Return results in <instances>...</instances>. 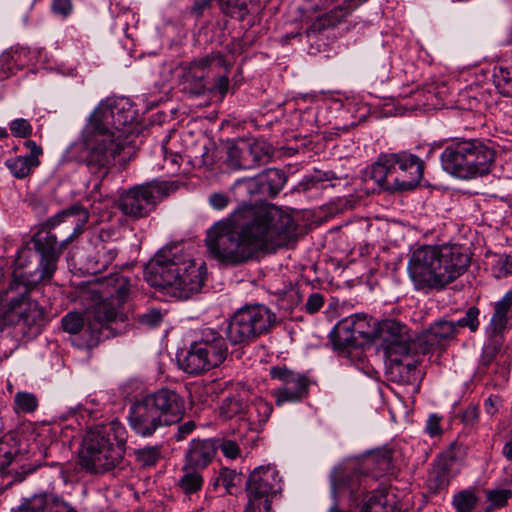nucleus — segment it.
<instances>
[{"label": "nucleus", "mask_w": 512, "mask_h": 512, "mask_svg": "<svg viewBox=\"0 0 512 512\" xmlns=\"http://www.w3.org/2000/svg\"><path fill=\"white\" fill-rule=\"evenodd\" d=\"M293 218L273 205L240 204L206 233L208 254L226 266H238L259 252L289 245L296 238Z\"/></svg>", "instance_id": "obj_1"}, {"label": "nucleus", "mask_w": 512, "mask_h": 512, "mask_svg": "<svg viewBox=\"0 0 512 512\" xmlns=\"http://www.w3.org/2000/svg\"><path fill=\"white\" fill-rule=\"evenodd\" d=\"M136 110L126 98H107L92 111L81 133L83 160L98 191L112 168L136 153Z\"/></svg>", "instance_id": "obj_2"}, {"label": "nucleus", "mask_w": 512, "mask_h": 512, "mask_svg": "<svg viewBox=\"0 0 512 512\" xmlns=\"http://www.w3.org/2000/svg\"><path fill=\"white\" fill-rule=\"evenodd\" d=\"M115 292L96 303L85 315L70 312L62 320L65 332L76 335L74 342L80 348L92 349L103 339L126 331L128 315L121 310L129 294L128 281L120 276L115 279Z\"/></svg>", "instance_id": "obj_3"}, {"label": "nucleus", "mask_w": 512, "mask_h": 512, "mask_svg": "<svg viewBox=\"0 0 512 512\" xmlns=\"http://www.w3.org/2000/svg\"><path fill=\"white\" fill-rule=\"evenodd\" d=\"M205 274V264L185 254L179 245L158 251L145 270V278L151 286L179 299L198 293Z\"/></svg>", "instance_id": "obj_4"}, {"label": "nucleus", "mask_w": 512, "mask_h": 512, "mask_svg": "<svg viewBox=\"0 0 512 512\" xmlns=\"http://www.w3.org/2000/svg\"><path fill=\"white\" fill-rule=\"evenodd\" d=\"M469 263V255L459 245H426L412 253L407 270L417 290H441L460 277Z\"/></svg>", "instance_id": "obj_5"}, {"label": "nucleus", "mask_w": 512, "mask_h": 512, "mask_svg": "<svg viewBox=\"0 0 512 512\" xmlns=\"http://www.w3.org/2000/svg\"><path fill=\"white\" fill-rule=\"evenodd\" d=\"M126 440V428L118 420L89 428L79 452L80 465L94 474L114 469L124 457Z\"/></svg>", "instance_id": "obj_6"}, {"label": "nucleus", "mask_w": 512, "mask_h": 512, "mask_svg": "<svg viewBox=\"0 0 512 512\" xmlns=\"http://www.w3.org/2000/svg\"><path fill=\"white\" fill-rule=\"evenodd\" d=\"M33 283L23 273H14L0 298V323L13 326L23 335H36L44 322V310L29 295Z\"/></svg>", "instance_id": "obj_7"}, {"label": "nucleus", "mask_w": 512, "mask_h": 512, "mask_svg": "<svg viewBox=\"0 0 512 512\" xmlns=\"http://www.w3.org/2000/svg\"><path fill=\"white\" fill-rule=\"evenodd\" d=\"M495 158L496 150L490 142L466 138L448 143L440 157L444 171L462 180L488 175Z\"/></svg>", "instance_id": "obj_8"}, {"label": "nucleus", "mask_w": 512, "mask_h": 512, "mask_svg": "<svg viewBox=\"0 0 512 512\" xmlns=\"http://www.w3.org/2000/svg\"><path fill=\"white\" fill-rule=\"evenodd\" d=\"M424 162L418 156L402 152L381 155L362 173L363 181H373L383 190L406 191L415 188L421 181Z\"/></svg>", "instance_id": "obj_9"}, {"label": "nucleus", "mask_w": 512, "mask_h": 512, "mask_svg": "<svg viewBox=\"0 0 512 512\" xmlns=\"http://www.w3.org/2000/svg\"><path fill=\"white\" fill-rule=\"evenodd\" d=\"M276 323V315L262 304L245 305L230 318L226 334L232 345H248L267 334Z\"/></svg>", "instance_id": "obj_10"}, {"label": "nucleus", "mask_w": 512, "mask_h": 512, "mask_svg": "<svg viewBox=\"0 0 512 512\" xmlns=\"http://www.w3.org/2000/svg\"><path fill=\"white\" fill-rule=\"evenodd\" d=\"M227 355L225 338L216 330L205 329L201 338L191 345L187 355L180 361V366L185 372L196 375L218 367Z\"/></svg>", "instance_id": "obj_11"}, {"label": "nucleus", "mask_w": 512, "mask_h": 512, "mask_svg": "<svg viewBox=\"0 0 512 512\" xmlns=\"http://www.w3.org/2000/svg\"><path fill=\"white\" fill-rule=\"evenodd\" d=\"M370 459L364 464L354 462H345L335 466L329 476L331 497L334 504L328 512H348L340 509L338 501L343 494H347L352 502H357L360 496L367 488L368 473L366 465Z\"/></svg>", "instance_id": "obj_12"}, {"label": "nucleus", "mask_w": 512, "mask_h": 512, "mask_svg": "<svg viewBox=\"0 0 512 512\" xmlns=\"http://www.w3.org/2000/svg\"><path fill=\"white\" fill-rule=\"evenodd\" d=\"M172 190L165 181H151L126 190L119 199V209L126 216L139 219L147 217Z\"/></svg>", "instance_id": "obj_13"}, {"label": "nucleus", "mask_w": 512, "mask_h": 512, "mask_svg": "<svg viewBox=\"0 0 512 512\" xmlns=\"http://www.w3.org/2000/svg\"><path fill=\"white\" fill-rule=\"evenodd\" d=\"M282 490V480L274 466L256 467L246 482L248 503L244 512H270L272 497Z\"/></svg>", "instance_id": "obj_14"}, {"label": "nucleus", "mask_w": 512, "mask_h": 512, "mask_svg": "<svg viewBox=\"0 0 512 512\" xmlns=\"http://www.w3.org/2000/svg\"><path fill=\"white\" fill-rule=\"evenodd\" d=\"M231 64L219 51L195 58L182 66V79L185 88L193 95H201L206 91L207 80L218 70L229 71Z\"/></svg>", "instance_id": "obj_15"}, {"label": "nucleus", "mask_w": 512, "mask_h": 512, "mask_svg": "<svg viewBox=\"0 0 512 512\" xmlns=\"http://www.w3.org/2000/svg\"><path fill=\"white\" fill-rule=\"evenodd\" d=\"M51 229L47 226L46 221L31 240L35 251L40 255L41 279H50L53 276L57 269L58 260L69 243V238L58 242L57 236L51 232Z\"/></svg>", "instance_id": "obj_16"}, {"label": "nucleus", "mask_w": 512, "mask_h": 512, "mask_svg": "<svg viewBox=\"0 0 512 512\" xmlns=\"http://www.w3.org/2000/svg\"><path fill=\"white\" fill-rule=\"evenodd\" d=\"M382 347L393 365L402 364L401 357H408L412 352V336L408 328L396 320L383 321L378 328Z\"/></svg>", "instance_id": "obj_17"}, {"label": "nucleus", "mask_w": 512, "mask_h": 512, "mask_svg": "<svg viewBox=\"0 0 512 512\" xmlns=\"http://www.w3.org/2000/svg\"><path fill=\"white\" fill-rule=\"evenodd\" d=\"M270 376L282 382V386L274 389L271 394L275 398V404L282 406L285 403H297L308 394L309 379L298 372L285 366H273Z\"/></svg>", "instance_id": "obj_18"}, {"label": "nucleus", "mask_w": 512, "mask_h": 512, "mask_svg": "<svg viewBox=\"0 0 512 512\" xmlns=\"http://www.w3.org/2000/svg\"><path fill=\"white\" fill-rule=\"evenodd\" d=\"M270 147L261 141L230 145L226 152V164L232 169H253L269 161Z\"/></svg>", "instance_id": "obj_19"}, {"label": "nucleus", "mask_w": 512, "mask_h": 512, "mask_svg": "<svg viewBox=\"0 0 512 512\" xmlns=\"http://www.w3.org/2000/svg\"><path fill=\"white\" fill-rule=\"evenodd\" d=\"M287 181L285 173L276 168H270L253 178H242L235 181L233 187H243L251 196L260 199L275 197Z\"/></svg>", "instance_id": "obj_20"}, {"label": "nucleus", "mask_w": 512, "mask_h": 512, "mask_svg": "<svg viewBox=\"0 0 512 512\" xmlns=\"http://www.w3.org/2000/svg\"><path fill=\"white\" fill-rule=\"evenodd\" d=\"M24 454L17 437L8 433L0 439V471H4L13 463L20 464V468L8 470L7 473L13 476V481L21 482L25 477L40 466V464L23 463Z\"/></svg>", "instance_id": "obj_21"}, {"label": "nucleus", "mask_w": 512, "mask_h": 512, "mask_svg": "<svg viewBox=\"0 0 512 512\" xmlns=\"http://www.w3.org/2000/svg\"><path fill=\"white\" fill-rule=\"evenodd\" d=\"M128 423L131 430L143 438L153 436L159 428L166 426L146 396L130 406Z\"/></svg>", "instance_id": "obj_22"}, {"label": "nucleus", "mask_w": 512, "mask_h": 512, "mask_svg": "<svg viewBox=\"0 0 512 512\" xmlns=\"http://www.w3.org/2000/svg\"><path fill=\"white\" fill-rule=\"evenodd\" d=\"M146 398L166 426L179 422L185 413L184 399L175 390L161 388L146 395Z\"/></svg>", "instance_id": "obj_23"}, {"label": "nucleus", "mask_w": 512, "mask_h": 512, "mask_svg": "<svg viewBox=\"0 0 512 512\" xmlns=\"http://www.w3.org/2000/svg\"><path fill=\"white\" fill-rule=\"evenodd\" d=\"M456 458L451 452L438 455L428 470L425 485L431 494H439L448 489L456 475Z\"/></svg>", "instance_id": "obj_24"}, {"label": "nucleus", "mask_w": 512, "mask_h": 512, "mask_svg": "<svg viewBox=\"0 0 512 512\" xmlns=\"http://www.w3.org/2000/svg\"><path fill=\"white\" fill-rule=\"evenodd\" d=\"M490 319L484 327L485 334H493L502 338L512 329V289L508 290L499 300L491 302Z\"/></svg>", "instance_id": "obj_25"}, {"label": "nucleus", "mask_w": 512, "mask_h": 512, "mask_svg": "<svg viewBox=\"0 0 512 512\" xmlns=\"http://www.w3.org/2000/svg\"><path fill=\"white\" fill-rule=\"evenodd\" d=\"M107 233L102 230L93 240L94 253L87 258L86 269L91 274L105 271L118 255V248L114 242H107L104 237Z\"/></svg>", "instance_id": "obj_26"}, {"label": "nucleus", "mask_w": 512, "mask_h": 512, "mask_svg": "<svg viewBox=\"0 0 512 512\" xmlns=\"http://www.w3.org/2000/svg\"><path fill=\"white\" fill-rule=\"evenodd\" d=\"M216 456L214 438L193 439L185 453V464L191 468L203 471Z\"/></svg>", "instance_id": "obj_27"}, {"label": "nucleus", "mask_w": 512, "mask_h": 512, "mask_svg": "<svg viewBox=\"0 0 512 512\" xmlns=\"http://www.w3.org/2000/svg\"><path fill=\"white\" fill-rule=\"evenodd\" d=\"M88 219V210L83 206L76 204L49 218L47 220V226L50 228H55L62 223L67 225L68 229L71 231L67 236L70 242L76 235H79L83 231V228L87 224Z\"/></svg>", "instance_id": "obj_28"}, {"label": "nucleus", "mask_w": 512, "mask_h": 512, "mask_svg": "<svg viewBox=\"0 0 512 512\" xmlns=\"http://www.w3.org/2000/svg\"><path fill=\"white\" fill-rule=\"evenodd\" d=\"M330 340L333 348L340 354H349L352 349L360 348L361 341L358 340L352 329L351 320L342 319L330 332Z\"/></svg>", "instance_id": "obj_29"}, {"label": "nucleus", "mask_w": 512, "mask_h": 512, "mask_svg": "<svg viewBox=\"0 0 512 512\" xmlns=\"http://www.w3.org/2000/svg\"><path fill=\"white\" fill-rule=\"evenodd\" d=\"M352 10V1L331 9L328 13L318 17L307 29L306 33L316 34L324 29L334 27L341 22Z\"/></svg>", "instance_id": "obj_30"}, {"label": "nucleus", "mask_w": 512, "mask_h": 512, "mask_svg": "<svg viewBox=\"0 0 512 512\" xmlns=\"http://www.w3.org/2000/svg\"><path fill=\"white\" fill-rule=\"evenodd\" d=\"M351 320L352 329L356 337L361 341V347L373 341L378 336V329L371 324V318L365 314H354L347 317Z\"/></svg>", "instance_id": "obj_31"}, {"label": "nucleus", "mask_w": 512, "mask_h": 512, "mask_svg": "<svg viewBox=\"0 0 512 512\" xmlns=\"http://www.w3.org/2000/svg\"><path fill=\"white\" fill-rule=\"evenodd\" d=\"M203 483L202 471L184 465L182 476L177 481L176 486L183 494L192 495L202 489Z\"/></svg>", "instance_id": "obj_32"}, {"label": "nucleus", "mask_w": 512, "mask_h": 512, "mask_svg": "<svg viewBox=\"0 0 512 512\" xmlns=\"http://www.w3.org/2000/svg\"><path fill=\"white\" fill-rule=\"evenodd\" d=\"M273 406L263 398H255L250 405L247 404L245 418L252 424L262 427L270 418Z\"/></svg>", "instance_id": "obj_33"}, {"label": "nucleus", "mask_w": 512, "mask_h": 512, "mask_svg": "<svg viewBox=\"0 0 512 512\" xmlns=\"http://www.w3.org/2000/svg\"><path fill=\"white\" fill-rule=\"evenodd\" d=\"M457 333L454 321L446 320L434 322L426 331L427 341L431 344L454 338Z\"/></svg>", "instance_id": "obj_34"}, {"label": "nucleus", "mask_w": 512, "mask_h": 512, "mask_svg": "<svg viewBox=\"0 0 512 512\" xmlns=\"http://www.w3.org/2000/svg\"><path fill=\"white\" fill-rule=\"evenodd\" d=\"M359 512H397V508L387 494L376 492L364 502Z\"/></svg>", "instance_id": "obj_35"}, {"label": "nucleus", "mask_w": 512, "mask_h": 512, "mask_svg": "<svg viewBox=\"0 0 512 512\" xmlns=\"http://www.w3.org/2000/svg\"><path fill=\"white\" fill-rule=\"evenodd\" d=\"M241 483L242 473L228 467H222L215 480V485L223 486L230 495H234L239 490Z\"/></svg>", "instance_id": "obj_36"}, {"label": "nucleus", "mask_w": 512, "mask_h": 512, "mask_svg": "<svg viewBox=\"0 0 512 512\" xmlns=\"http://www.w3.org/2000/svg\"><path fill=\"white\" fill-rule=\"evenodd\" d=\"M5 166L10 173L18 179L26 178L31 174L34 168L38 167L36 164H32L25 156L9 158L5 161Z\"/></svg>", "instance_id": "obj_37"}, {"label": "nucleus", "mask_w": 512, "mask_h": 512, "mask_svg": "<svg viewBox=\"0 0 512 512\" xmlns=\"http://www.w3.org/2000/svg\"><path fill=\"white\" fill-rule=\"evenodd\" d=\"M134 456L141 467L155 466L162 457V445L146 446L135 449Z\"/></svg>", "instance_id": "obj_38"}, {"label": "nucleus", "mask_w": 512, "mask_h": 512, "mask_svg": "<svg viewBox=\"0 0 512 512\" xmlns=\"http://www.w3.org/2000/svg\"><path fill=\"white\" fill-rule=\"evenodd\" d=\"M486 343L482 350L481 363L485 366L490 365L496 356L501 351V348L505 342V338L493 335L485 334Z\"/></svg>", "instance_id": "obj_39"}, {"label": "nucleus", "mask_w": 512, "mask_h": 512, "mask_svg": "<svg viewBox=\"0 0 512 512\" xmlns=\"http://www.w3.org/2000/svg\"><path fill=\"white\" fill-rule=\"evenodd\" d=\"M247 403L238 396L226 397L220 406V413L226 419L246 414Z\"/></svg>", "instance_id": "obj_40"}, {"label": "nucleus", "mask_w": 512, "mask_h": 512, "mask_svg": "<svg viewBox=\"0 0 512 512\" xmlns=\"http://www.w3.org/2000/svg\"><path fill=\"white\" fill-rule=\"evenodd\" d=\"M491 272L495 278H504L512 273V254H496L491 262Z\"/></svg>", "instance_id": "obj_41"}, {"label": "nucleus", "mask_w": 512, "mask_h": 512, "mask_svg": "<svg viewBox=\"0 0 512 512\" xmlns=\"http://www.w3.org/2000/svg\"><path fill=\"white\" fill-rule=\"evenodd\" d=\"M480 310L476 306H471L467 309L464 316L454 321V325L456 330L458 331L460 328H468L470 332L475 333L479 330L480 327Z\"/></svg>", "instance_id": "obj_42"}, {"label": "nucleus", "mask_w": 512, "mask_h": 512, "mask_svg": "<svg viewBox=\"0 0 512 512\" xmlns=\"http://www.w3.org/2000/svg\"><path fill=\"white\" fill-rule=\"evenodd\" d=\"M457 512H472L477 504V497L470 490L455 494L452 501Z\"/></svg>", "instance_id": "obj_43"}, {"label": "nucleus", "mask_w": 512, "mask_h": 512, "mask_svg": "<svg viewBox=\"0 0 512 512\" xmlns=\"http://www.w3.org/2000/svg\"><path fill=\"white\" fill-rule=\"evenodd\" d=\"M15 410L18 413H32L38 407L37 398L32 393L19 392L14 398Z\"/></svg>", "instance_id": "obj_44"}, {"label": "nucleus", "mask_w": 512, "mask_h": 512, "mask_svg": "<svg viewBox=\"0 0 512 512\" xmlns=\"http://www.w3.org/2000/svg\"><path fill=\"white\" fill-rule=\"evenodd\" d=\"M486 496L489 502L487 511H491L504 507L512 497V492L509 489H496L488 491Z\"/></svg>", "instance_id": "obj_45"}, {"label": "nucleus", "mask_w": 512, "mask_h": 512, "mask_svg": "<svg viewBox=\"0 0 512 512\" xmlns=\"http://www.w3.org/2000/svg\"><path fill=\"white\" fill-rule=\"evenodd\" d=\"M214 440L216 451L220 449L222 454L226 458L234 460L240 456L241 449L239 444L235 440L226 438H214Z\"/></svg>", "instance_id": "obj_46"}, {"label": "nucleus", "mask_w": 512, "mask_h": 512, "mask_svg": "<svg viewBox=\"0 0 512 512\" xmlns=\"http://www.w3.org/2000/svg\"><path fill=\"white\" fill-rule=\"evenodd\" d=\"M10 131L13 136L26 138L30 136L33 132L32 125L30 122L24 118L14 119L10 125Z\"/></svg>", "instance_id": "obj_47"}, {"label": "nucleus", "mask_w": 512, "mask_h": 512, "mask_svg": "<svg viewBox=\"0 0 512 512\" xmlns=\"http://www.w3.org/2000/svg\"><path fill=\"white\" fill-rule=\"evenodd\" d=\"M137 319L140 324L148 327H155L159 325L163 320V315L160 310L152 309L146 313L139 314Z\"/></svg>", "instance_id": "obj_48"}, {"label": "nucleus", "mask_w": 512, "mask_h": 512, "mask_svg": "<svg viewBox=\"0 0 512 512\" xmlns=\"http://www.w3.org/2000/svg\"><path fill=\"white\" fill-rule=\"evenodd\" d=\"M51 9L55 15L67 18L73 11V4L71 0H53Z\"/></svg>", "instance_id": "obj_49"}, {"label": "nucleus", "mask_w": 512, "mask_h": 512, "mask_svg": "<svg viewBox=\"0 0 512 512\" xmlns=\"http://www.w3.org/2000/svg\"><path fill=\"white\" fill-rule=\"evenodd\" d=\"M208 202L213 209L223 210L229 205L230 198L223 192H214L209 195Z\"/></svg>", "instance_id": "obj_50"}, {"label": "nucleus", "mask_w": 512, "mask_h": 512, "mask_svg": "<svg viewBox=\"0 0 512 512\" xmlns=\"http://www.w3.org/2000/svg\"><path fill=\"white\" fill-rule=\"evenodd\" d=\"M24 146L27 150H29V154L25 155L32 164H36L37 166L40 165L39 156L42 155L43 150L41 146H39L35 141L33 140H26L24 142Z\"/></svg>", "instance_id": "obj_51"}, {"label": "nucleus", "mask_w": 512, "mask_h": 512, "mask_svg": "<svg viewBox=\"0 0 512 512\" xmlns=\"http://www.w3.org/2000/svg\"><path fill=\"white\" fill-rule=\"evenodd\" d=\"M229 72L230 70L227 72L224 70H218L215 72L219 73V75L215 79L214 89L218 91L221 94V96H224L229 89Z\"/></svg>", "instance_id": "obj_52"}, {"label": "nucleus", "mask_w": 512, "mask_h": 512, "mask_svg": "<svg viewBox=\"0 0 512 512\" xmlns=\"http://www.w3.org/2000/svg\"><path fill=\"white\" fill-rule=\"evenodd\" d=\"M324 304V298L320 293H313L309 296L306 302V310L313 314L318 312Z\"/></svg>", "instance_id": "obj_53"}, {"label": "nucleus", "mask_w": 512, "mask_h": 512, "mask_svg": "<svg viewBox=\"0 0 512 512\" xmlns=\"http://www.w3.org/2000/svg\"><path fill=\"white\" fill-rule=\"evenodd\" d=\"M426 431L432 437L437 436L441 433L440 418L437 415L432 414L428 417Z\"/></svg>", "instance_id": "obj_54"}, {"label": "nucleus", "mask_w": 512, "mask_h": 512, "mask_svg": "<svg viewBox=\"0 0 512 512\" xmlns=\"http://www.w3.org/2000/svg\"><path fill=\"white\" fill-rule=\"evenodd\" d=\"M195 429V422L189 420L178 426L177 433L175 434V438L177 441H181L186 438L187 435L192 433Z\"/></svg>", "instance_id": "obj_55"}, {"label": "nucleus", "mask_w": 512, "mask_h": 512, "mask_svg": "<svg viewBox=\"0 0 512 512\" xmlns=\"http://www.w3.org/2000/svg\"><path fill=\"white\" fill-rule=\"evenodd\" d=\"M212 0H196L191 8V12L200 17L204 10L211 7Z\"/></svg>", "instance_id": "obj_56"}, {"label": "nucleus", "mask_w": 512, "mask_h": 512, "mask_svg": "<svg viewBox=\"0 0 512 512\" xmlns=\"http://www.w3.org/2000/svg\"><path fill=\"white\" fill-rule=\"evenodd\" d=\"M500 399L497 396H490L484 402V407L489 415H494L498 411Z\"/></svg>", "instance_id": "obj_57"}, {"label": "nucleus", "mask_w": 512, "mask_h": 512, "mask_svg": "<svg viewBox=\"0 0 512 512\" xmlns=\"http://www.w3.org/2000/svg\"><path fill=\"white\" fill-rule=\"evenodd\" d=\"M214 163L213 152L209 149H205V151L201 155V161L199 163L200 166H204L206 168H210Z\"/></svg>", "instance_id": "obj_58"}, {"label": "nucleus", "mask_w": 512, "mask_h": 512, "mask_svg": "<svg viewBox=\"0 0 512 512\" xmlns=\"http://www.w3.org/2000/svg\"><path fill=\"white\" fill-rule=\"evenodd\" d=\"M478 418V409L474 406L468 407L463 415V419L466 422L473 423Z\"/></svg>", "instance_id": "obj_59"}, {"label": "nucleus", "mask_w": 512, "mask_h": 512, "mask_svg": "<svg viewBox=\"0 0 512 512\" xmlns=\"http://www.w3.org/2000/svg\"><path fill=\"white\" fill-rule=\"evenodd\" d=\"M238 0H218L221 11L225 14H229L231 9L237 6Z\"/></svg>", "instance_id": "obj_60"}, {"label": "nucleus", "mask_w": 512, "mask_h": 512, "mask_svg": "<svg viewBox=\"0 0 512 512\" xmlns=\"http://www.w3.org/2000/svg\"><path fill=\"white\" fill-rule=\"evenodd\" d=\"M502 455L508 460L512 461V439L507 441L502 448Z\"/></svg>", "instance_id": "obj_61"}, {"label": "nucleus", "mask_w": 512, "mask_h": 512, "mask_svg": "<svg viewBox=\"0 0 512 512\" xmlns=\"http://www.w3.org/2000/svg\"><path fill=\"white\" fill-rule=\"evenodd\" d=\"M332 178H333L332 172H317L316 175L314 176V179L317 182L328 181V180H331Z\"/></svg>", "instance_id": "obj_62"}, {"label": "nucleus", "mask_w": 512, "mask_h": 512, "mask_svg": "<svg viewBox=\"0 0 512 512\" xmlns=\"http://www.w3.org/2000/svg\"><path fill=\"white\" fill-rule=\"evenodd\" d=\"M30 253V250L29 249H21L19 252H18V259H17V264L20 266V267H23L24 264L21 262V258L26 256V254Z\"/></svg>", "instance_id": "obj_63"}, {"label": "nucleus", "mask_w": 512, "mask_h": 512, "mask_svg": "<svg viewBox=\"0 0 512 512\" xmlns=\"http://www.w3.org/2000/svg\"><path fill=\"white\" fill-rule=\"evenodd\" d=\"M402 359L404 357H401ZM399 366H405L408 371H414L416 368H417V362L416 361H411V362H407V363H404V361L402 360V364H400Z\"/></svg>", "instance_id": "obj_64"}]
</instances>
